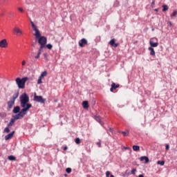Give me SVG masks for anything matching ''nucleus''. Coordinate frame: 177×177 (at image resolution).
Masks as SVG:
<instances>
[{
	"instance_id": "nucleus-38",
	"label": "nucleus",
	"mask_w": 177,
	"mask_h": 177,
	"mask_svg": "<svg viewBox=\"0 0 177 177\" xmlns=\"http://www.w3.org/2000/svg\"><path fill=\"white\" fill-rule=\"evenodd\" d=\"M97 145L98 146V147H102V143L100 142H97Z\"/></svg>"
},
{
	"instance_id": "nucleus-46",
	"label": "nucleus",
	"mask_w": 177,
	"mask_h": 177,
	"mask_svg": "<svg viewBox=\"0 0 177 177\" xmlns=\"http://www.w3.org/2000/svg\"><path fill=\"white\" fill-rule=\"evenodd\" d=\"M155 12H158V8H156V9H155Z\"/></svg>"
},
{
	"instance_id": "nucleus-13",
	"label": "nucleus",
	"mask_w": 177,
	"mask_h": 177,
	"mask_svg": "<svg viewBox=\"0 0 177 177\" xmlns=\"http://www.w3.org/2000/svg\"><path fill=\"white\" fill-rule=\"evenodd\" d=\"M148 50L150 51V55L151 56H156V51H154V48L153 47H149Z\"/></svg>"
},
{
	"instance_id": "nucleus-20",
	"label": "nucleus",
	"mask_w": 177,
	"mask_h": 177,
	"mask_svg": "<svg viewBox=\"0 0 177 177\" xmlns=\"http://www.w3.org/2000/svg\"><path fill=\"white\" fill-rule=\"evenodd\" d=\"M48 75V72H46V71H44V72H42L39 76L40 78H44V77H46V75Z\"/></svg>"
},
{
	"instance_id": "nucleus-36",
	"label": "nucleus",
	"mask_w": 177,
	"mask_h": 177,
	"mask_svg": "<svg viewBox=\"0 0 177 177\" xmlns=\"http://www.w3.org/2000/svg\"><path fill=\"white\" fill-rule=\"evenodd\" d=\"M44 47H45V45L40 44V47H39V49H40L41 50H42V49H44Z\"/></svg>"
},
{
	"instance_id": "nucleus-40",
	"label": "nucleus",
	"mask_w": 177,
	"mask_h": 177,
	"mask_svg": "<svg viewBox=\"0 0 177 177\" xmlns=\"http://www.w3.org/2000/svg\"><path fill=\"white\" fill-rule=\"evenodd\" d=\"M165 149L166 150H169V145H166Z\"/></svg>"
},
{
	"instance_id": "nucleus-3",
	"label": "nucleus",
	"mask_w": 177,
	"mask_h": 177,
	"mask_svg": "<svg viewBox=\"0 0 177 177\" xmlns=\"http://www.w3.org/2000/svg\"><path fill=\"white\" fill-rule=\"evenodd\" d=\"M28 80V77H25L21 79L20 77H17L15 80L16 84L19 89H24L26 88V82H27V80Z\"/></svg>"
},
{
	"instance_id": "nucleus-23",
	"label": "nucleus",
	"mask_w": 177,
	"mask_h": 177,
	"mask_svg": "<svg viewBox=\"0 0 177 177\" xmlns=\"http://www.w3.org/2000/svg\"><path fill=\"white\" fill-rule=\"evenodd\" d=\"M119 133H122L124 136H127V133H129V131L128 130H126L124 131H119Z\"/></svg>"
},
{
	"instance_id": "nucleus-7",
	"label": "nucleus",
	"mask_w": 177,
	"mask_h": 177,
	"mask_svg": "<svg viewBox=\"0 0 177 177\" xmlns=\"http://www.w3.org/2000/svg\"><path fill=\"white\" fill-rule=\"evenodd\" d=\"M85 45H88V40H86V39L83 38L79 41V46H80V48H84Z\"/></svg>"
},
{
	"instance_id": "nucleus-32",
	"label": "nucleus",
	"mask_w": 177,
	"mask_h": 177,
	"mask_svg": "<svg viewBox=\"0 0 177 177\" xmlns=\"http://www.w3.org/2000/svg\"><path fill=\"white\" fill-rule=\"evenodd\" d=\"M4 131L7 133H9V132H10V130L9 129V127H6Z\"/></svg>"
},
{
	"instance_id": "nucleus-27",
	"label": "nucleus",
	"mask_w": 177,
	"mask_h": 177,
	"mask_svg": "<svg viewBox=\"0 0 177 177\" xmlns=\"http://www.w3.org/2000/svg\"><path fill=\"white\" fill-rule=\"evenodd\" d=\"M44 57L46 62H48L49 59H48V53H45L43 54Z\"/></svg>"
},
{
	"instance_id": "nucleus-31",
	"label": "nucleus",
	"mask_w": 177,
	"mask_h": 177,
	"mask_svg": "<svg viewBox=\"0 0 177 177\" xmlns=\"http://www.w3.org/2000/svg\"><path fill=\"white\" fill-rule=\"evenodd\" d=\"M37 84H42V77H40V76L37 80Z\"/></svg>"
},
{
	"instance_id": "nucleus-41",
	"label": "nucleus",
	"mask_w": 177,
	"mask_h": 177,
	"mask_svg": "<svg viewBox=\"0 0 177 177\" xmlns=\"http://www.w3.org/2000/svg\"><path fill=\"white\" fill-rule=\"evenodd\" d=\"M26 60H23L21 62L22 66H26Z\"/></svg>"
},
{
	"instance_id": "nucleus-52",
	"label": "nucleus",
	"mask_w": 177,
	"mask_h": 177,
	"mask_svg": "<svg viewBox=\"0 0 177 177\" xmlns=\"http://www.w3.org/2000/svg\"><path fill=\"white\" fill-rule=\"evenodd\" d=\"M0 116H1V117L2 116V114H1V113H0Z\"/></svg>"
},
{
	"instance_id": "nucleus-12",
	"label": "nucleus",
	"mask_w": 177,
	"mask_h": 177,
	"mask_svg": "<svg viewBox=\"0 0 177 177\" xmlns=\"http://www.w3.org/2000/svg\"><path fill=\"white\" fill-rule=\"evenodd\" d=\"M15 134V131L11 132L10 133L6 135L5 136L6 140H9V139H12L13 138V135Z\"/></svg>"
},
{
	"instance_id": "nucleus-33",
	"label": "nucleus",
	"mask_w": 177,
	"mask_h": 177,
	"mask_svg": "<svg viewBox=\"0 0 177 177\" xmlns=\"http://www.w3.org/2000/svg\"><path fill=\"white\" fill-rule=\"evenodd\" d=\"M132 175H135L136 174V169H133L131 171Z\"/></svg>"
},
{
	"instance_id": "nucleus-26",
	"label": "nucleus",
	"mask_w": 177,
	"mask_h": 177,
	"mask_svg": "<svg viewBox=\"0 0 177 177\" xmlns=\"http://www.w3.org/2000/svg\"><path fill=\"white\" fill-rule=\"evenodd\" d=\"M162 12H167V10H168V6L165 5V6H162Z\"/></svg>"
},
{
	"instance_id": "nucleus-42",
	"label": "nucleus",
	"mask_w": 177,
	"mask_h": 177,
	"mask_svg": "<svg viewBox=\"0 0 177 177\" xmlns=\"http://www.w3.org/2000/svg\"><path fill=\"white\" fill-rule=\"evenodd\" d=\"M113 91H114V88H113V86H111V88H110V91L113 92Z\"/></svg>"
},
{
	"instance_id": "nucleus-18",
	"label": "nucleus",
	"mask_w": 177,
	"mask_h": 177,
	"mask_svg": "<svg viewBox=\"0 0 177 177\" xmlns=\"http://www.w3.org/2000/svg\"><path fill=\"white\" fill-rule=\"evenodd\" d=\"M133 150L134 151H139V150H140V147H139L138 145H133Z\"/></svg>"
},
{
	"instance_id": "nucleus-53",
	"label": "nucleus",
	"mask_w": 177,
	"mask_h": 177,
	"mask_svg": "<svg viewBox=\"0 0 177 177\" xmlns=\"http://www.w3.org/2000/svg\"><path fill=\"white\" fill-rule=\"evenodd\" d=\"M65 175V176H67V174H64Z\"/></svg>"
},
{
	"instance_id": "nucleus-25",
	"label": "nucleus",
	"mask_w": 177,
	"mask_h": 177,
	"mask_svg": "<svg viewBox=\"0 0 177 177\" xmlns=\"http://www.w3.org/2000/svg\"><path fill=\"white\" fill-rule=\"evenodd\" d=\"M75 142L76 143V145H80V143H81V140L80 139V138H75Z\"/></svg>"
},
{
	"instance_id": "nucleus-24",
	"label": "nucleus",
	"mask_w": 177,
	"mask_h": 177,
	"mask_svg": "<svg viewBox=\"0 0 177 177\" xmlns=\"http://www.w3.org/2000/svg\"><path fill=\"white\" fill-rule=\"evenodd\" d=\"M158 165H164L165 164V161L164 160H158L157 162Z\"/></svg>"
},
{
	"instance_id": "nucleus-45",
	"label": "nucleus",
	"mask_w": 177,
	"mask_h": 177,
	"mask_svg": "<svg viewBox=\"0 0 177 177\" xmlns=\"http://www.w3.org/2000/svg\"><path fill=\"white\" fill-rule=\"evenodd\" d=\"M168 24H169V26H172V23H171V21H169V22H168Z\"/></svg>"
},
{
	"instance_id": "nucleus-1",
	"label": "nucleus",
	"mask_w": 177,
	"mask_h": 177,
	"mask_svg": "<svg viewBox=\"0 0 177 177\" xmlns=\"http://www.w3.org/2000/svg\"><path fill=\"white\" fill-rule=\"evenodd\" d=\"M19 100L22 109L19 113L12 115L9 123L8 124V127H13V125H15V122H16L17 120H21L22 118H24V115H26L28 110L32 107V105L28 103L30 102V97H28L26 93H24L20 95Z\"/></svg>"
},
{
	"instance_id": "nucleus-39",
	"label": "nucleus",
	"mask_w": 177,
	"mask_h": 177,
	"mask_svg": "<svg viewBox=\"0 0 177 177\" xmlns=\"http://www.w3.org/2000/svg\"><path fill=\"white\" fill-rule=\"evenodd\" d=\"M18 10H19V12H24V10L21 8H18Z\"/></svg>"
},
{
	"instance_id": "nucleus-8",
	"label": "nucleus",
	"mask_w": 177,
	"mask_h": 177,
	"mask_svg": "<svg viewBox=\"0 0 177 177\" xmlns=\"http://www.w3.org/2000/svg\"><path fill=\"white\" fill-rule=\"evenodd\" d=\"M8 47V41L6 39H3L0 41V48H7Z\"/></svg>"
},
{
	"instance_id": "nucleus-48",
	"label": "nucleus",
	"mask_w": 177,
	"mask_h": 177,
	"mask_svg": "<svg viewBox=\"0 0 177 177\" xmlns=\"http://www.w3.org/2000/svg\"><path fill=\"white\" fill-rule=\"evenodd\" d=\"M42 50H40V49H39V51H38V53H41V51Z\"/></svg>"
},
{
	"instance_id": "nucleus-34",
	"label": "nucleus",
	"mask_w": 177,
	"mask_h": 177,
	"mask_svg": "<svg viewBox=\"0 0 177 177\" xmlns=\"http://www.w3.org/2000/svg\"><path fill=\"white\" fill-rule=\"evenodd\" d=\"M41 56V53H37V55L35 57V59H38Z\"/></svg>"
},
{
	"instance_id": "nucleus-21",
	"label": "nucleus",
	"mask_w": 177,
	"mask_h": 177,
	"mask_svg": "<svg viewBox=\"0 0 177 177\" xmlns=\"http://www.w3.org/2000/svg\"><path fill=\"white\" fill-rule=\"evenodd\" d=\"M111 86L115 90L117 88H120V84H115V83L113 82Z\"/></svg>"
},
{
	"instance_id": "nucleus-28",
	"label": "nucleus",
	"mask_w": 177,
	"mask_h": 177,
	"mask_svg": "<svg viewBox=\"0 0 177 177\" xmlns=\"http://www.w3.org/2000/svg\"><path fill=\"white\" fill-rule=\"evenodd\" d=\"M52 48H53V46H52V44H48L46 45V48L47 49H52Z\"/></svg>"
},
{
	"instance_id": "nucleus-44",
	"label": "nucleus",
	"mask_w": 177,
	"mask_h": 177,
	"mask_svg": "<svg viewBox=\"0 0 177 177\" xmlns=\"http://www.w3.org/2000/svg\"><path fill=\"white\" fill-rule=\"evenodd\" d=\"M109 132H111V133H113V129H111V128H109Z\"/></svg>"
},
{
	"instance_id": "nucleus-19",
	"label": "nucleus",
	"mask_w": 177,
	"mask_h": 177,
	"mask_svg": "<svg viewBox=\"0 0 177 177\" xmlns=\"http://www.w3.org/2000/svg\"><path fill=\"white\" fill-rule=\"evenodd\" d=\"M8 160L10 161H16V158L13 155H11L8 157Z\"/></svg>"
},
{
	"instance_id": "nucleus-2",
	"label": "nucleus",
	"mask_w": 177,
	"mask_h": 177,
	"mask_svg": "<svg viewBox=\"0 0 177 177\" xmlns=\"http://www.w3.org/2000/svg\"><path fill=\"white\" fill-rule=\"evenodd\" d=\"M30 24L35 31V36L36 39H39L38 42L39 45H44V46L46 45V42L48 41V39H46V37L41 36V32H39V30H38V28L37 27V26H35V24H34V22H32V21H30Z\"/></svg>"
},
{
	"instance_id": "nucleus-43",
	"label": "nucleus",
	"mask_w": 177,
	"mask_h": 177,
	"mask_svg": "<svg viewBox=\"0 0 177 177\" xmlns=\"http://www.w3.org/2000/svg\"><path fill=\"white\" fill-rule=\"evenodd\" d=\"M1 117H6V113H3V115H1Z\"/></svg>"
},
{
	"instance_id": "nucleus-30",
	"label": "nucleus",
	"mask_w": 177,
	"mask_h": 177,
	"mask_svg": "<svg viewBox=\"0 0 177 177\" xmlns=\"http://www.w3.org/2000/svg\"><path fill=\"white\" fill-rule=\"evenodd\" d=\"M154 5H156V0H152V2L151 3V7L154 8Z\"/></svg>"
},
{
	"instance_id": "nucleus-35",
	"label": "nucleus",
	"mask_w": 177,
	"mask_h": 177,
	"mask_svg": "<svg viewBox=\"0 0 177 177\" xmlns=\"http://www.w3.org/2000/svg\"><path fill=\"white\" fill-rule=\"evenodd\" d=\"M62 149H63V150H64V151L68 150V147H67L66 145H65L64 147H62Z\"/></svg>"
},
{
	"instance_id": "nucleus-47",
	"label": "nucleus",
	"mask_w": 177,
	"mask_h": 177,
	"mask_svg": "<svg viewBox=\"0 0 177 177\" xmlns=\"http://www.w3.org/2000/svg\"><path fill=\"white\" fill-rule=\"evenodd\" d=\"M10 16H13V13L10 12Z\"/></svg>"
},
{
	"instance_id": "nucleus-37",
	"label": "nucleus",
	"mask_w": 177,
	"mask_h": 177,
	"mask_svg": "<svg viewBox=\"0 0 177 177\" xmlns=\"http://www.w3.org/2000/svg\"><path fill=\"white\" fill-rule=\"evenodd\" d=\"M106 177H110V171H107L106 172Z\"/></svg>"
},
{
	"instance_id": "nucleus-49",
	"label": "nucleus",
	"mask_w": 177,
	"mask_h": 177,
	"mask_svg": "<svg viewBox=\"0 0 177 177\" xmlns=\"http://www.w3.org/2000/svg\"><path fill=\"white\" fill-rule=\"evenodd\" d=\"M110 177H114V175L111 174V175L110 176Z\"/></svg>"
},
{
	"instance_id": "nucleus-10",
	"label": "nucleus",
	"mask_w": 177,
	"mask_h": 177,
	"mask_svg": "<svg viewBox=\"0 0 177 177\" xmlns=\"http://www.w3.org/2000/svg\"><path fill=\"white\" fill-rule=\"evenodd\" d=\"M94 119L95 120V121H97V122H99L100 125H104V122L102 121V118H100V116L95 115Z\"/></svg>"
},
{
	"instance_id": "nucleus-51",
	"label": "nucleus",
	"mask_w": 177,
	"mask_h": 177,
	"mask_svg": "<svg viewBox=\"0 0 177 177\" xmlns=\"http://www.w3.org/2000/svg\"><path fill=\"white\" fill-rule=\"evenodd\" d=\"M124 149L127 150L128 149V147H124Z\"/></svg>"
},
{
	"instance_id": "nucleus-9",
	"label": "nucleus",
	"mask_w": 177,
	"mask_h": 177,
	"mask_svg": "<svg viewBox=\"0 0 177 177\" xmlns=\"http://www.w3.org/2000/svg\"><path fill=\"white\" fill-rule=\"evenodd\" d=\"M109 45H111V46H113V48H117L118 46V45H120V44L115 43V39H112L109 41Z\"/></svg>"
},
{
	"instance_id": "nucleus-4",
	"label": "nucleus",
	"mask_w": 177,
	"mask_h": 177,
	"mask_svg": "<svg viewBox=\"0 0 177 177\" xmlns=\"http://www.w3.org/2000/svg\"><path fill=\"white\" fill-rule=\"evenodd\" d=\"M17 97H19V91H17L10 98V100L7 102L9 110L13 109V106H15V102H16V99H17Z\"/></svg>"
},
{
	"instance_id": "nucleus-14",
	"label": "nucleus",
	"mask_w": 177,
	"mask_h": 177,
	"mask_svg": "<svg viewBox=\"0 0 177 177\" xmlns=\"http://www.w3.org/2000/svg\"><path fill=\"white\" fill-rule=\"evenodd\" d=\"M13 31L15 34H23V32L21 31V30H20V28L17 27L14 28Z\"/></svg>"
},
{
	"instance_id": "nucleus-29",
	"label": "nucleus",
	"mask_w": 177,
	"mask_h": 177,
	"mask_svg": "<svg viewBox=\"0 0 177 177\" xmlns=\"http://www.w3.org/2000/svg\"><path fill=\"white\" fill-rule=\"evenodd\" d=\"M66 172H67V174H71V168L70 167L66 168Z\"/></svg>"
},
{
	"instance_id": "nucleus-22",
	"label": "nucleus",
	"mask_w": 177,
	"mask_h": 177,
	"mask_svg": "<svg viewBox=\"0 0 177 177\" xmlns=\"http://www.w3.org/2000/svg\"><path fill=\"white\" fill-rule=\"evenodd\" d=\"M113 6L114 8H118V6H120V1H118V0L115 1Z\"/></svg>"
},
{
	"instance_id": "nucleus-11",
	"label": "nucleus",
	"mask_w": 177,
	"mask_h": 177,
	"mask_svg": "<svg viewBox=\"0 0 177 177\" xmlns=\"http://www.w3.org/2000/svg\"><path fill=\"white\" fill-rule=\"evenodd\" d=\"M20 111H20V106H15L12 110V113L16 115L19 114Z\"/></svg>"
},
{
	"instance_id": "nucleus-15",
	"label": "nucleus",
	"mask_w": 177,
	"mask_h": 177,
	"mask_svg": "<svg viewBox=\"0 0 177 177\" xmlns=\"http://www.w3.org/2000/svg\"><path fill=\"white\" fill-rule=\"evenodd\" d=\"M140 161H145V164H147L149 162V157L147 156H141L140 158Z\"/></svg>"
},
{
	"instance_id": "nucleus-16",
	"label": "nucleus",
	"mask_w": 177,
	"mask_h": 177,
	"mask_svg": "<svg viewBox=\"0 0 177 177\" xmlns=\"http://www.w3.org/2000/svg\"><path fill=\"white\" fill-rule=\"evenodd\" d=\"M83 109H89V104L88 101H84L82 102Z\"/></svg>"
},
{
	"instance_id": "nucleus-6",
	"label": "nucleus",
	"mask_w": 177,
	"mask_h": 177,
	"mask_svg": "<svg viewBox=\"0 0 177 177\" xmlns=\"http://www.w3.org/2000/svg\"><path fill=\"white\" fill-rule=\"evenodd\" d=\"M155 41H157V38L153 37V38H151L149 40V45H150V48H157V46H158V43L154 42Z\"/></svg>"
},
{
	"instance_id": "nucleus-50",
	"label": "nucleus",
	"mask_w": 177,
	"mask_h": 177,
	"mask_svg": "<svg viewBox=\"0 0 177 177\" xmlns=\"http://www.w3.org/2000/svg\"><path fill=\"white\" fill-rule=\"evenodd\" d=\"M106 130L107 131V133H109V130L106 129Z\"/></svg>"
},
{
	"instance_id": "nucleus-5",
	"label": "nucleus",
	"mask_w": 177,
	"mask_h": 177,
	"mask_svg": "<svg viewBox=\"0 0 177 177\" xmlns=\"http://www.w3.org/2000/svg\"><path fill=\"white\" fill-rule=\"evenodd\" d=\"M34 101L37 102V103L44 104L45 102H46V99L42 97L41 95H37V93H35Z\"/></svg>"
},
{
	"instance_id": "nucleus-17",
	"label": "nucleus",
	"mask_w": 177,
	"mask_h": 177,
	"mask_svg": "<svg viewBox=\"0 0 177 177\" xmlns=\"http://www.w3.org/2000/svg\"><path fill=\"white\" fill-rule=\"evenodd\" d=\"M170 17L171 19H175V17H177V10H174Z\"/></svg>"
}]
</instances>
